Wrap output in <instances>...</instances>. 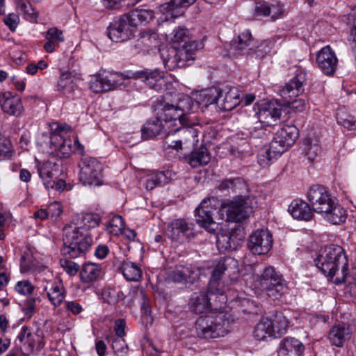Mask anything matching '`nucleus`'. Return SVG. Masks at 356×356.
Segmentation results:
<instances>
[{"label":"nucleus","mask_w":356,"mask_h":356,"mask_svg":"<svg viewBox=\"0 0 356 356\" xmlns=\"http://www.w3.org/2000/svg\"><path fill=\"white\" fill-rule=\"evenodd\" d=\"M120 270L124 278L128 281L137 282L142 277L140 267L134 262H123L120 267Z\"/></svg>","instance_id":"44"},{"label":"nucleus","mask_w":356,"mask_h":356,"mask_svg":"<svg viewBox=\"0 0 356 356\" xmlns=\"http://www.w3.org/2000/svg\"><path fill=\"white\" fill-rule=\"evenodd\" d=\"M315 263L317 268L333 283L339 285L345 282L348 262L341 246H325L315 259Z\"/></svg>","instance_id":"3"},{"label":"nucleus","mask_w":356,"mask_h":356,"mask_svg":"<svg viewBox=\"0 0 356 356\" xmlns=\"http://www.w3.org/2000/svg\"><path fill=\"white\" fill-rule=\"evenodd\" d=\"M0 106L4 113L16 117L22 115L24 110L21 99L9 92L0 97Z\"/></svg>","instance_id":"23"},{"label":"nucleus","mask_w":356,"mask_h":356,"mask_svg":"<svg viewBox=\"0 0 356 356\" xmlns=\"http://www.w3.org/2000/svg\"><path fill=\"white\" fill-rule=\"evenodd\" d=\"M269 318L275 339L286 333L290 325V321L286 314L283 312H277L272 318Z\"/></svg>","instance_id":"33"},{"label":"nucleus","mask_w":356,"mask_h":356,"mask_svg":"<svg viewBox=\"0 0 356 356\" xmlns=\"http://www.w3.org/2000/svg\"><path fill=\"white\" fill-rule=\"evenodd\" d=\"M38 174L42 179L46 188H52L54 186V174L52 172L53 166L50 162L43 163L38 167Z\"/></svg>","instance_id":"49"},{"label":"nucleus","mask_w":356,"mask_h":356,"mask_svg":"<svg viewBox=\"0 0 356 356\" xmlns=\"http://www.w3.org/2000/svg\"><path fill=\"white\" fill-rule=\"evenodd\" d=\"M255 286L268 297L278 300L286 290V282L282 275L273 266L265 268L254 280Z\"/></svg>","instance_id":"7"},{"label":"nucleus","mask_w":356,"mask_h":356,"mask_svg":"<svg viewBox=\"0 0 356 356\" xmlns=\"http://www.w3.org/2000/svg\"><path fill=\"white\" fill-rule=\"evenodd\" d=\"M254 200L250 197L234 198L227 204H220L216 197L204 199L195 210L196 222L208 232L216 234L220 222L215 219L224 218L226 213L227 220L230 222H242L252 213Z\"/></svg>","instance_id":"2"},{"label":"nucleus","mask_w":356,"mask_h":356,"mask_svg":"<svg viewBox=\"0 0 356 356\" xmlns=\"http://www.w3.org/2000/svg\"><path fill=\"white\" fill-rule=\"evenodd\" d=\"M101 217L95 213H82L79 218V222L77 226H73L74 228H78L80 231L85 232L86 230L94 229L99 225Z\"/></svg>","instance_id":"40"},{"label":"nucleus","mask_w":356,"mask_h":356,"mask_svg":"<svg viewBox=\"0 0 356 356\" xmlns=\"http://www.w3.org/2000/svg\"><path fill=\"white\" fill-rule=\"evenodd\" d=\"M50 143L51 149L57 151L62 157H68L75 149L83 153L84 147L78 139L72 144L70 138L72 133L71 127L67 124L53 122L51 125Z\"/></svg>","instance_id":"6"},{"label":"nucleus","mask_w":356,"mask_h":356,"mask_svg":"<svg viewBox=\"0 0 356 356\" xmlns=\"http://www.w3.org/2000/svg\"><path fill=\"white\" fill-rule=\"evenodd\" d=\"M305 346L299 339L286 337L279 343L277 348L278 356H302Z\"/></svg>","instance_id":"21"},{"label":"nucleus","mask_w":356,"mask_h":356,"mask_svg":"<svg viewBox=\"0 0 356 356\" xmlns=\"http://www.w3.org/2000/svg\"><path fill=\"white\" fill-rule=\"evenodd\" d=\"M102 268L100 265L95 263H87L80 269L79 276L82 282L90 284L96 281L100 276Z\"/></svg>","instance_id":"35"},{"label":"nucleus","mask_w":356,"mask_h":356,"mask_svg":"<svg viewBox=\"0 0 356 356\" xmlns=\"http://www.w3.org/2000/svg\"><path fill=\"white\" fill-rule=\"evenodd\" d=\"M130 293L132 294L135 300H137L140 303L141 308L144 310V312L146 314H149L150 311L146 305L147 296L144 289L142 287H136L131 290Z\"/></svg>","instance_id":"62"},{"label":"nucleus","mask_w":356,"mask_h":356,"mask_svg":"<svg viewBox=\"0 0 356 356\" xmlns=\"http://www.w3.org/2000/svg\"><path fill=\"white\" fill-rule=\"evenodd\" d=\"M102 74H96L90 77L89 88L95 93L105 92Z\"/></svg>","instance_id":"61"},{"label":"nucleus","mask_w":356,"mask_h":356,"mask_svg":"<svg viewBox=\"0 0 356 356\" xmlns=\"http://www.w3.org/2000/svg\"><path fill=\"white\" fill-rule=\"evenodd\" d=\"M102 78L105 92L116 89L124 80L123 75L117 72L103 73Z\"/></svg>","instance_id":"46"},{"label":"nucleus","mask_w":356,"mask_h":356,"mask_svg":"<svg viewBox=\"0 0 356 356\" xmlns=\"http://www.w3.org/2000/svg\"><path fill=\"white\" fill-rule=\"evenodd\" d=\"M307 199L313 210L320 214L328 211L335 201L326 188L320 185H313L309 188Z\"/></svg>","instance_id":"12"},{"label":"nucleus","mask_w":356,"mask_h":356,"mask_svg":"<svg viewBox=\"0 0 356 356\" xmlns=\"http://www.w3.org/2000/svg\"><path fill=\"white\" fill-rule=\"evenodd\" d=\"M42 294L54 307L61 305L66 298L67 291L60 279L54 278L42 282Z\"/></svg>","instance_id":"15"},{"label":"nucleus","mask_w":356,"mask_h":356,"mask_svg":"<svg viewBox=\"0 0 356 356\" xmlns=\"http://www.w3.org/2000/svg\"><path fill=\"white\" fill-rule=\"evenodd\" d=\"M92 243V238L88 233L73 226L65 227L61 252L64 256L75 259L84 255Z\"/></svg>","instance_id":"5"},{"label":"nucleus","mask_w":356,"mask_h":356,"mask_svg":"<svg viewBox=\"0 0 356 356\" xmlns=\"http://www.w3.org/2000/svg\"><path fill=\"white\" fill-rule=\"evenodd\" d=\"M186 160L192 168H198L207 165L211 161V155L207 148L202 146L186 156Z\"/></svg>","instance_id":"32"},{"label":"nucleus","mask_w":356,"mask_h":356,"mask_svg":"<svg viewBox=\"0 0 356 356\" xmlns=\"http://www.w3.org/2000/svg\"><path fill=\"white\" fill-rule=\"evenodd\" d=\"M252 42V34L249 30L241 33L234 41V48L238 50H246L249 49Z\"/></svg>","instance_id":"54"},{"label":"nucleus","mask_w":356,"mask_h":356,"mask_svg":"<svg viewBox=\"0 0 356 356\" xmlns=\"http://www.w3.org/2000/svg\"><path fill=\"white\" fill-rule=\"evenodd\" d=\"M271 321L268 318H264L255 325L253 331L254 338L259 341L275 339L271 327Z\"/></svg>","instance_id":"31"},{"label":"nucleus","mask_w":356,"mask_h":356,"mask_svg":"<svg viewBox=\"0 0 356 356\" xmlns=\"http://www.w3.org/2000/svg\"><path fill=\"white\" fill-rule=\"evenodd\" d=\"M45 42L44 50L47 53H54L59 47L60 43L65 40L64 33L56 26L51 27L44 33Z\"/></svg>","instance_id":"26"},{"label":"nucleus","mask_w":356,"mask_h":356,"mask_svg":"<svg viewBox=\"0 0 356 356\" xmlns=\"http://www.w3.org/2000/svg\"><path fill=\"white\" fill-rule=\"evenodd\" d=\"M103 165L95 158L85 159L79 172V179L85 186H99L103 184Z\"/></svg>","instance_id":"9"},{"label":"nucleus","mask_w":356,"mask_h":356,"mask_svg":"<svg viewBox=\"0 0 356 356\" xmlns=\"http://www.w3.org/2000/svg\"><path fill=\"white\" fill-rule=\"evenodd\" d=\"M229 237L232 243V250L236 249L245 238L244 230L240 226H236L229 231Z\"/></svg>","instance_id":"56"},{"label":"nucleus","mask_w":356,"mask_h":356,"mask_svg":"<svg viewBox=\"0 0 356 356\" xmlns=\"http://www.w3.org/2000/svg\"><path fill=\"white\" fill-rule=\"evenodd\" d=\"M16 6L17 10L23 15L26 20L31 22L36 21L38 14L29 0H17Z\"/></svg>","instance_id":"47"},{"label":"nucleus","mask_w":356,"mask_h":356,"mask_svg":"<svg viewBox=\"0 0 356 356\" xmlns=\"http://www.w3.org/2000/svg\"><path fill=\"white\" fill-rule=\"evenodd\" d=\"M102 298L109 304H116L125 298L124 293L117 288L107 287L102 291Z\"/></svg>","instance_id":"51"},{"label":"nucleus","mask_w":356,"mask_h":356,"mask_svg":"<svg viewBox=\"0 0 356 356\" xmlns=\"http://www.w3.org/2000/svg\"><path fill=\"white\" fill-rule=\"evenodd\" d=\"M305 75L302 73L296 74L281 90L280 95L283 99H293L298 97L304 91L303 82Z\"/></svg>","instance_id":"24"},{"label":"nucleus","mask_w":356,"mask_h":356,"mask_svg":"<svg viewBox=\"0 0 356 356\" xmlns=\"http://www.w3.org/2000/svg\"><path fill=\"white\" fill-rule=\"evenodd\" d=\"M220 97L222 99L220 108L223 111H232L241 103L239 91L234 87H226L224 91H222Z\"/></svg>","instance_id":"29"},{"label":"nucleus","mask_w":356,"mask_h":356,"mask_svg":"<svg viewBox=\"0 0 356 356\" xmlns=\"http://www.w3.org/2000/svg\"><path fill=\"white\" fill-rule=\"evenodd\" d=\"M170 179V172L169 171H154L147 174L144 181L146 189L152 191L158 186L168 184Z\"/></svg>","instance_id":"30"},{"label":"nucleus","mask_w":356,"mask_h":356,"mask_svg":"<svg viewBox=\"0 0 356 356\" xmlns=\"http://www.w3.org/2000/svg\"><path fill=\"white\" fill-rule=\"evenodd\" d=\"M175 133L181 140V145L183 144H191L194 145L198 142L197 132L192 127H186L182 125H178L175 128Z\"/></svg>","instance_id":"42"},{"label":"nucleus","mask_w":356,"mask_h":356,"mask_svg":"<svg viewBox=\"0 0 356 356\" xmlns=\"http://www.w3.org/2000/svg\"><path fill=\"white\" fill-rule=\"evenodd\" d=\"M289 212L295 219L308 221L312 218L313 211L309 205L301 200H294L289 207Z\"/></svg>","instance_id":"28"},{"label":"nucleus","mask_w":356,"mask_h":356,"mask_svg":"<svg viewBox=\"0 0 356 356\" xmlns=\"http://www.w3.org/2000/svg\"><path fill=\"white\" fill-rule=\"evenodd\" d=\"M124 15L127 17L128 20L130 22V24L135 30L136 27L139 24L152 19L154 17V12L149 9L136 8Z\"/></svg>","instance_id":"38"},{"label":"nucleus","mask_w":356,"mask_h":356,"mask_svg":"<svg viewBox=\"0 0 356 356\" xmlns=\"http://www.w3.org/2000/svg\"><path fill=\"white\" fill-rule=\"evenodd\" d=\"M231 316L224 308L218 306L195 322V332L200 339H210L223 337L230 330Z\"/></svg>","instance_id":"4"},{"label":"nucleus","mask_w":356,"mask_h":356,"mask_svg":"<svg viewBox=\"0 0 356 356\" xmlns=\"http://www.w3.org/2000/svg\"><path fill=\"white\" fill-rule=\"evenodd\" d=\"M282 154L277 149H273L271 143L268 146L263 147L258 153L257 162L262 168H266L275 162Z\"/></svg>","instance_id":"34"},{"label":"nucleus","mask_w":356,"mask_h":356,"mask_svg":"<svg viewBox=\"0 0 356 356\" xmlns=\"http://www.w3.org/2000/svg\"><path fill=\"white\" fill-rule=\"evenodd\" d=\"M172 103L175 104L177 108L173 111L174 116L176 118H184L185 113L195 112L194 103L192 99L187 95H181Z\"/></svg>","instance_id":"41"},{"label":"nucleus","mask_w":356,"mask_h":356,"mask_svg":"<svg viewBox=\"0 0 356 356\" xmlns=\"http://www.w3.org/2000/svg\"><path fill=\"white\" fill-rule=\"evenodd\" d=\"M136 76L150 88L158 92L168 89V85L174 81L172 75L165 74L159 70L137 72Z\"/></svg>","instance_id":"11"},{"label":"nucleus","mask_w":356,"mask_h":356,"mask_svg":"<svg viewBox=\"0 0 356 356\" xmlns=\"http://www.w3.org/2000/svg\"><path fill=\"white\" fill-rule=\"evenodd\" d=\"M282 113L281 108L275 103L270 102L263 104L256 112L255 115L259 120L258 125L252 127L250 131V135L254 138H261L265 135V130L261 125L270 127L277 124Z\"/></svg>","instance_id":"8"},{"label":"nucleus","mask_w":356,"mask_h":356,"mask_svg":"<svg viewBox=\"0 0 356 356\" xmlns=\"http://www.w3.org/2000/svg\"><path fill=\"white\" fill-rule=\"evenodd\" d=\"M351 337V330L346 324H336L331 328L328 334L330 343L337 346L341 347Z\"/></svg>","instance_id":"27"},{"label":"nucleus","mask_w":356,"mask_h":356,"mask_svg":"<svg viewBox=\"0 0 356 356\" xmlns=\"http://www.w3.org/2000/svg\"><path fill=\"white\" fill-rule=\"evenodd\" d=\"M196 49L195 42H186L181 47H177L179 67L185 66L187 62L194 59L193 56Z\"/></svg>","instance_id":"43"},{"label":"nucleus","mask_w":356,"mask_h":356,"mask_svg":"<svg viewBox=\"0 0 356 356\" xmlns=\"http://www.w3.org/2000/svg\"><path fill=\"white\" fill-rule=\"evenodd\" d=\"M270 10L269 17L273 19H277L284 15L285 8L284 4L277 0H271L268 1Z\"/></svg>","instance_id":"57"},{"label":"nucleus","mask_w":356,"mask_h":356,"mask_svg":"<svg viewBox=\"0 0 356 356\" xmlns=\"http://www.w3.org/2000/svg\"><path fill=\"white\" fill-rule=\"evenodd\" d=\"M200 275L198 269L192 264L177 265L169 272L168 279L175 283L193 282Z\"/></svg>","instance_id":"20"},{"label":"nucleus","mask_w":356,"mask_h":356,"mask_svg":"<svg viewBox=\"0 0 356 356\" xmlns=\"http://www.w3.org/2000/svg\"><path fill=\"white\" fill-rule=\"evenodd\" d=\"M36 337H38L37 334L33 333L31 328L23 326L17 337V339L24 346H27L29 350L32 351L37 342Z\"/></svg>","instance_id":"48"},{"label":"nucleus","mask_w":356,"mask_h":356,"mask_svg":"<svg viewBox=\"0 0 356 356\" xmlns=\"http://www.w3.org/2000/svg\"><path fill=\"white\" fill-rule=\"evenodd\" d=\"M244 185L243 179L241 177L229 178L224 179L219 185L220 190L232 189L236 191Z\"/></svg>","instance_id":"59"},{"label":"nucleus","mask_w":356,"mask_h":356,"mask_svg":"<svg viewBox=\"0 0 356 356\" xmlns=\"http://www.w3.org/2000/svg\"><path fill=\"white\" fill-rule=\"evenodd\" d=\"M195 1L196 0H171L163 3L158 8V14L161 15L159 19L165 22L177 18L183 14V8L188 7Z\"/></svg>","instance_id":"18"},{"label":"nucleus","mask_w":356,"mask_h":356,"mask_svg":"<svg viewBox=\"0 0 356 356\" xmlns=\"http://www.w3.org/2000/svg\"><path fill=\"white\" fill-rule=\"evenodd\" d=\"M222 90L217 87H211L194 94V101L201 108H207L215 104L220 97Z\"/></svg>","instance_id":"25"},{"label":"nucleus","mask_w":356,"mask_h":356,"mask_svg":"<svg viewBox=\"0 0 356 356\" xmlns=\"http://www.w3.org/2000/svg\"><path fill=\"white\" fill-rule=\"evenodd\" d=\"M160 54L163 65L166 69L173 70L179 67L177 47L172 46L163 47L160 49Z\"/></svg>","instance_id":"39"},{"label":"nucleus","mask_w":356,"mask_h":356,"mask_svg":"<svg viewBox=\"0 0 356 356\" xmlns=\"http://www.w3.org/2000/svg\"><path fill=\"white\" fill-rule=\"evenodd\" d=\"M79 79L67 71L60 74L56 84V90L60 94L71 97L74 96L76 90H79Z\"/></svg>","instance_id":"22"},{"label":"nucleus","mask_w":356,"mask_h":356,"mask_svg":"<svg viewBox=\"0 0 356 356\" xmlns=\"http://www.w3.org/2000/svg\"><path fill=\"white\" fill-rule=\"evenodd\" d=\"M304 145L305 154L311 161L314 160L321 152L319 141L316 138H306Z\"/></svg>","instance_id":"50"},{"label":"nucleus","mask_w":356,"mask_h":356,"mask_svg":"<svg viewBox=\"0 0 356 356\" xmlns=\"http://www.w3.org/2000/svg\"><path fill=\"white\" fill-rule=\"evenodd\" d=\"M216 243L219 249L232 250V243L229 237V230H222L217 234Z\"/></svg>","instance_id":"60"},{"label":"nucleus","mask_w":356,"mask_h":356,"mask_svg":"<svg viewBox=\"0 0 356 356\" xmlns=\"http://www.w3.org/2000/svg\"><path fill=\"white\" fill-rule=\"evenodd\" d=\"M316 64L318 68L327 76H332L336 72L338 58L335 52L329 45L321 48L316 53Z\"/></svg>","instance_id":"17"},{"label":"nucleus","mask_w":356,"mask_h":356,"mask_svg":"<svg viewBox=\"0 0 356 356\" xmlns=\"http://www.w3.org/2000/svg\"><path fill=\"white\" fill-rule=\"evenodd\" d=\"M273 235L264 229H257L249 237L248 249L254 254H267L273 246Z\"/></svg>","instance_id":"14"},{"label":"nucleus","mask_w":356,"mask_h":356,"mask_svg":"<svg viewBox=\"0 0 356 356\" xmlns=\"http://www.w3.org/2000/svg\"><path fill=\"white\" fill-rule=\"evenodd\" d=\"M168 234L173 241L181 243L189 241L194 237L191 225L184 219H176L168 227Z\"/></svg>","instance_id":"19"},{"label":"nucleus","mask_w":356,"mask_h":356,"mask_svg":"<svg viewBox=\"0 0 356 356\" xmlns=\"http://www.w3.org/2000/svg\"><path fill=\"white\" fill-rule=\"evenodd\" d=\"M37 264L33 256V252L30 248H27L22 253L20 259V272L22 273H30L35 270Z\"/></svg>","instance_id":"45"},{"label":"nucleus","mask_w":356,"mask_h":356,"mask_svg":"<svg viewBox=\"0 0 356 356\" xmlns=\"http://www.w3.org/2000/svg\"><path fill=\"white\" fill-rule=\"evenodd\" d=\"M172 95L165 94L158 99L155 105V111L159 119L164 122L168 129L174 128L178 125H182L184 118L174 116V109H177L174 103L171 102Z\"/></svg>","instance_id":"10"},{"label":"nucleus","mask_w":356,"mask_h":356,"mask_svg":"<svg viewBox=\"0 0 356 356\" xmlns=\"http://www.w3.org/2000/svg\"><path fill=\"white\" fill-rule=\"evenodd\" d=\"M166 133V137L165 140V145L171 147L172 149H175L176 150L181 149L182 147L181 145V140L179 139L178 136L177 134L175 133V129L170 128L168 129Z\"/></svg>","instance_id":"58"},{"label":"nucleus","mask_w":356,"mask_h":356,"mask_svg":"<svg viewBox=\"0 0 356 356\" xmlns=\"http://www.w3.org/2000/svg\"><path fill=\"white\" fill-rule=\"evenodd\" d=\"M134 29L124 15L115 17L108 27V35L115 42H124L134 34Z\"/></svg>","instance_id":"13"},{"label":"nucleus","mask_w":356,"mask_h":356,"mask_svg":"<svg viewBox=\"0 0 356 356\" xmlns=\"http://www.w3.org/2000/svg\"><path fill=\"white\" fill-rule=\"evenodd\" d=\"M60 265L63 270L70 276H74L80 270L79 265L67 259H60Z\"/></svg>","instance_id":"63"},{"label":"nucleus","mask_w":356,"mask_h":356,"mask_svg":"<svg viewBox=\"0 0 356 356\" xmlns=\"http://www.w3.org/2000/svg\"><path fill=\"white\" fill-rule=\"evenodd\" d=\"M322 216L328 222L334 225L343 222L347 216L346 210L335 201L328 211L323 212Z\"/></svg>","instance_id":"36"},{"label":"nucleus","mask_w":356,"mask_h":356,"mask_svg":"<svg viewBox=\"0 0 356 356\" xmlns=\"http://www.w3.org/2000/svg\"><path fill=\"white\" fill-rule=\"evenodd\" d=\"M15 289L21 295L29 296L33 292L34 286L29 281L22 280L17 282Z\"/></svg>","instance_id":"64"},{"label":"nucleus","mask_w":356,"mask_h":356,"mask_svg":"<svg viewBox=\"0 0 356 356\" xmlns=\"http://www.w3.org/2000/svg\"><path fill=\"white\" fill-rule=\"evenodd\" d=\"M15 155V149L12 142L8 138L0 141V161L11 160Z\"/></svg>","instance_id":"53"},{"label":"nucleus","mask_w":356,"mask_h":356,"mask_svg":"<svg viewBox=\"0 0 356 356\" xmlns=\"http://www.w3.org/2000/svg\"><path fill=\"white\" fill-rule=\"evenodd\" d=\"M238 261L232 257L220 259L215 266L209 283L208 293H194L189 301L191 310L197 314L210 312L218 306L225 308L229 302L233 306H245L250 300L243 292L238 280Z\"/></svg>","instance_id":"1"},{"label":"nucleus","mask_w":356,"mask_h":356,"mask_svg":"<svg viewBox=\"0 0 356 356\" xmlns=\"http://www.w3.org/2000/svg\"><path fill=\"white\" fill-rule=\"evenodd\" d=\"M168 127L157 116L155 119L147 121L142 128V137L149 139L159 135L162 130L167 131Z\"/></svg>","instance_id":"37"},{"label":"nucleus","mask_w":356,"mask_h":356,"mask_svg":"<svg viewBox=\"0 0 356 356\" xmlns=\"http://www.w3.org/2000/svg\"><path fill=\"white\" fill-rule=\"evenodd\" d=\"M299 136V131L294 125H284L277 131L275 136L271 141L273 149H277L282 154L291 147Z\"/></svg>","instance_id":"16"},{"label":"nucleus","mask_w":356,"mask_h":356,"mask_svg":"<svg viewBox=\"0 0 356 356\" xmlns=\"http://www.w3.org/2000/svg\"><path fill=\"white\" fill-rule=\"evenodd\" d=\"M124 227V222L120 216H113L108 222L106 226L107 232L114 236H118L122 233Z\"/></svg>","instance_id":"55"},{"label":"nucleus","mask_w":356,"mask_h":356,"mask_svg":"<svg viewBox=\"0 0 356 356\" xmlns=\"http://www.w3.org/2000/svg\"><path fill=\"white\" fill-rule=\"evenodd\" d=\"M159 43L160 42L156 33L146 32L143 33L138 40V45H143L145 49L148 50L159 47Z\"/></svg>","instance_id":"52"}]
</instances>
